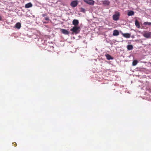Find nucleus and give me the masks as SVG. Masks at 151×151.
Here are the masks:
<instances>
[{
	"label": "nucleus",
	"instance_id": "14",
	"mask_svg": "<svg viewBox=\"0 0 151 151\" xmlns=\"http://www.w3.org/2000/svg\"><path fill=\"white\" fill-rule=\"evenodd\" d=\"M107 59L108 60L113 59V58L109 54H106V55Z\"/></svg>",
	"mask_w": 151,
	"mask_h": 151
},
{
	"label": "nucleus",
	"instance_id": "23",
	"mask_svg": "<svg viewBox=\"0 0 151 151\" xmlns=\"http://www.w3.org/2000/svg\"><path fill=\"white\" fill-rule=\"evenodd\" d=\"M44 23L47 24L48 23L47 22H43Z\"/></svg>",
	"mask_w": 151,
	"mask_h": 151
},
{
	"label": "nucleus",
	"instance_id": "10",
	"mask_svg": "<svg viewBox=\"0 0 151 151\" xmlns=\"http://www.w3.org/2000/svg\"><path fill=\"white\" fill-rule=\"evenodd\" d=\"M122 35L124 37L127 38H129L130 37V35L129 33H123Z\"/></svg>",
	"mask_w": 151,
	"mask_h": 151
},
{
	"label": "nucleus",
	"instance_id": "22",
	"mask_svg": "<svg viewBox=\"0 0 151 151\" xmlns=\"http://www.w3.org/2000/svg\"><path fill=\"white\" fill-rule=\"evenodd\" d=\"M2 20V18L1 17L0 15V21L1 20Z\"/></svg>",
	"mask_w": 151,
	"mask_h": 151
},
{
	"label": "nucleus",
	"instance_id": "6",
	"mask_svg": "<svg viewBox=\"0 0 151 151\" xmlns=\"http://www.w3.org/2000/svg\"><path fill=\"white\" fill-rule=\"evenodd\" d=\"M60 30L65 35H68L69 32L65 29H61Z\"/></svg>",
	"mask_w": 151,
	"mask_h": 151
},
{
	"label": "nucleus",
	"instance_id": "21",
	"mask_svg": "<svg viewBox=\"0 0 151 151\" xmlns=\"http://www.w3.org/2000/svg\"><path fill=\"white\" fill-rule=\"evenodd\" d=\"M46 16V14H42V16L43 17H44L45 16Z\"/></svg>",
	"mask_w": 151,
	"mask_h": 151
},
{
	"label": "nucleus",
	"instance_id": "8",
	"mask_svg": "<svg viewBox=\"0 0 151 151\" xmlns=\"http://www.w3.org/2000/svg\"><path fill=\"white\" fill-rule=\"evenodd\" d=\"M119 33L118 30H115L114 31L113 34V35L114 36H118L119 35Z\"/></svg>",
	"mask_w": 151,
	"mask_h": 151
},
{
	"label": "nucleus",
	"instance_id": "15",
	"mask_svg": "<svg viewBox=\"0 0 151 151\" xmlns=\"http://www.w3.org/2000/svg\"><path fill=\"white\" fill-rule=\"evenodd\" d=\"M127 48L128 50H131L133 48V47L132 45H128L127 46Z\"/></svg>",
	"mask_w": 151,
	"mask_h": 151
},
{
	"label": "nucleus",
	"instance_id": "16",
	"mask_svg": "<svg viewBox=\"0 0 151 151\" xmlns=\"http://www.w3.org/2000/svg\"><path fill=\"white\" fill-rule=\"evenodd\" d=\"M103 4L107 5H109L110 2L108 1H103Z\"/></svg>",
	"mask_w": 151,
	"mask_h": 151
},
{
	"label": "nucleus",
	"instance_id": "18",
	"mask_svg": "<svg viewBox=\"0 0 151 151\" xmlns=\"http://www.w3.org/2000/svg\"><path fill=\"white\" fill-rule=\"evenodd\" d=\"M143 24L145 25H148L151 26V22H145L143 23Z\"/></svg>",
	"mask_w": 151,
	"mask_h": 151
},
{
	"label": "nucleus",
	"instance_id": "17",
	"mask_svg": "<svg viewBox=\"0 0 151 151\" xmlns=\"http://www.w3.org/2000/svg\"><path fill=\"white\" fill-rule=\"evenodd\" d=\"M138 61L137 60H134L132 62V65L135 66L138 63Z\"/></svg>",
	"mask_w": 151,
	"mask_h": 151
},
{
	"label": "nucleus",
	"instance_id": "7",
	"mask_svg": "<svg viewBox=\"0 0 151 151\" xmlns=\"http://www.w3.org/2000/svg\"><path fill=\"white\" fill-rule=\"evenodd\" d=\"M73 24L75 26H76L79 24L78 21L77 19H74L73 21Z\"/></svg>",
	"mask_w": 151,
	"mask_h": 151
},
{
	"label": "nucleus",
	"instance_id": "13",
	"mask_svg": "<svg viewBox=\"0 0 151 151\" xmlns=\"http://www.w3.org/2000/svg\"><path fill=\"white\" fill-rule=\"evenodd\" d=\"M134 14V12L132 11H129L127 15L128 16H131Z\"/></svg>",
	"mask_w": 151,
	"mask_h": 151
},
{
	"label": "nucleus",
	"instance_id": "19",
	"mask_svg": "<svg viewBox=\"0 0 151 151\" xmlns=\"http://www.w3.org/2000/svg\"><path fill=\"white\" fill-rule=\"evenodd\" d=\"M81 11L83 12H85V9L83 8H82L81 9Z\"/></svg>",
	"mask_w": 151,
	"mask_h": 151
},
{
	"label": "nucleus",
	"instance_id": "11",
	"mask_svg": "<svg viewBox=\"0 0 151 151\" xmlns=\"http://www.w3.org/2000/svg\"><path fill=\"white\" fill-rule=\"evenodd\" d=\"M15 27L18 29H19L21 27V24L19 22L17 23L15 25Z\"/></svg>",
	"mask_w": 151,
	"mask_h": 151
},
{
	"label": "nucleus",
	"instance_id": "20",
	"mask_svg": "<svg viewBox=\"0 0 151 151\" xmlns=\"http://www.w3.org/2000/svg\"><path fill=\"white\" fill-rule=\"evenodd\" d=\"M45 20L47 21H48L50 20L49 18L48 17H46L45 18Z\"/></svg>",
	"mask_w": 151,
	"mask_h": 151
},
{
	"label": "nucleus",
	"instance_id": "1",
	"mask_svg": "<svg viewBox=\"0 0 151 151\" xmlns=\"http://www.w3.org/2000/svg\"><path fill=\"white\" fill-rule=\"evenodd\" d=\"M80 28L79 27L74 26L72 29H70V31L73 32L75 34H77L79 33Z\"/></svg>",
	"mask_w": 151,
	"mask_h": 151
},
{
	"label": "nucleus",
	"instance_id": "3",
	"mask_svg": "<svg viewBox=\"0 0 151 151\" xmlns=\"http://www.w3.org/2000/svg\"><path fill=\"white\" fill-rule=\"evenodd\" d=\"M144 33H142L143 36L147 38H150L151 37V32L144 31Z\"/></svg>",
	"mask_w": 151,
	"mask_h": 151
},
{
	"label": "nucleus",
	"instance_id": "9",
	"mask_svg": "<svg viewBox=\"0 0 151 151\" xmlns=\"http://www.w3.org/2000/svg\"><path fill=\"white\" fill-rule=\"evenodd\" d=\"M32 4L31 3H29L26 4L25 7L26 8H28L32 7Z\"/></svg>",
	"mask_w": 151,
	"mask_h": 151
},
{
	"label": "nucleus",
	"instance_id": "5",
	"mask_svg": "<svg viewBox=\"0 0 151 151\" xmlns=\"http://www.w3.org/2000/svg\"><path fill=\"white\" fill-rule=\"evenodd\" d=\"M84 1L91 5H93L94 4V1L93 0H84Z\"/></svg>",
	"mask_w": 151,
	"mask_h": 151
},
{
	"label": "nucleus",
	"instance_id": "12",
	"mask_svg": "<svg viewBox=\"0 0 151 151\" xmlns=\"http://www.w3.org/2000/svg\"><path fill=\"white\" fill-rule=\"evenodd\" d=\"M135 25L136 27H137L138 28H140V26L139 23V22L137 20H136L135 21Z\"/></svg>",
	"mask_w": 151,
	"mask_h": 151
},
{
	"label": "nucleus",
	"instance_id": "4",
	"mask_svg": "<svg viewBox=\"0 0 151 151\" xmlns=\"http://www.w3.org/2000/svg\"><path fill=\"white\" fill-rule=\"evenodd\" d=\"M78 4L77 1H74L71 2L70 3V6L73 7H75L77 6Z\"/></svg>",
	"mask_w": 151,
	"mask_h": 151
},
{
	"label": "nucleus",
	"instance_id": "2",
	"mask_svg": "<svg viewBox=\"0 0 151 151\" xmlns=\"http://www.w3.org/2000/svg\"><path fill=\"white\" fill-rule=\"evenodd\" d=\"M120 16V13L119 12H115V14L112 16L113 19L114 21H117L119 19Z\"/></svg>",
	"mask_w": 151,
	"mask_h": 151
}]
</instances>
